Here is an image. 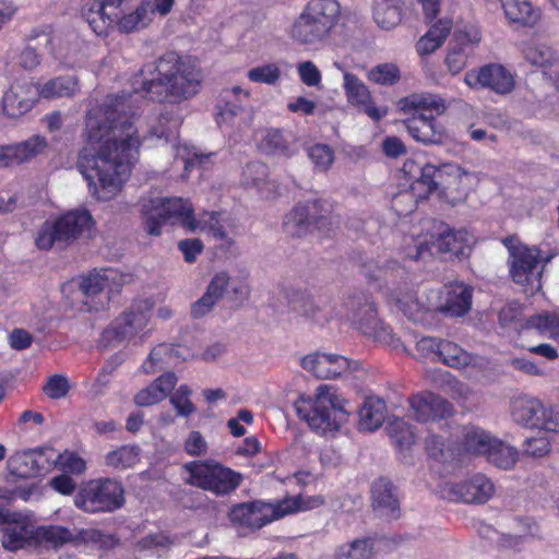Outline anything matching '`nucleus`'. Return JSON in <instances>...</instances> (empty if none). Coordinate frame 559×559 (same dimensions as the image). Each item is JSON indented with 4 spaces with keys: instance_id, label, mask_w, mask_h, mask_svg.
<instances>
[{
    "instance_id": "9d476101",
    "label": "nucleus",
    "mask_w": 559,
    "mask_h": 559,
    "mask_svg": "<svg viewBox=\"0 0 559 559\" xmlns=\"http://www.w3.org/2000/svg\"><path fill=\"white\" fill-rule=\"evenodd\" d=\"M187 484L207 490L216 496H226L241 484V474L214 461H193L182 466Z\"/></svg>"
},
{
    "instance_id": "49530a36",
    "label": "nucleus",
    "mask_w": 559,
    "mask_h": 559,
    "mask_svg": "<svg viewBox=\"0 0 559 559\" xmlns=\"http://www.w3.org/2000/svg\"><path fill=\"white\" fill-rule=\"evenodd\" d=\"M47 140L38 134H35L25 141L12 144L16 165L27 163L43 154L47 148Z\"/></svg>"
},
{
    "instance_id": "052dcab7",
    "label": "nucleus",
    "mask_w": 559,
    "mask_h": 559,
    "mask_svg": "<svg viewBox=\"0 0 559 559\" xmlns=\"http://www.w3.org/2000/svg\"><path fill=\"white\" fill-rule=\"evenodd\" d=\"M368 79L377 84L392 85L400 79V70L394 63H381L368 72Z\"/></svg>"
},
{
    "instance_id": "f704fd0d",
    "label": "nucleus",
    "mask_w": 559,
    "mask_h": 559,
    "mask_svg": "<svg viewBox=\"0 0 559 559\" xmlns=\"http://www.w3.org/2000/svg\"><path fill=\"white\" fill-rule=\"evenodd\" d=\"M542 401L536 397L523 395L515 397L511 403V416L513 420L526 428L535 426V418L538 420V412L542 411Z\"/></svg>"
},
{
    "instance_id": "6e6d98bb",
    "label": "nucleus",
    "mask_w": 559,
    "mask_h": 559,
    "mask_svg": "<svg viewBox=\"0 0 559 559\" xmlns=\"http://www.w3.org/2000/svg\"><path fill=\"white\" fill-rule=\"evenodd\" d=\"M362 273L368 280L378 281L382 276H386L389 274L393 277H402L406 274V271L396 261H388L381 266L376 265L373 262L366 263L362 266Z\"/></svg>"
},
{
    "instance_id": "2f4dec72",
    "label": "nucleus",
    "mask_w": 559,
    "mask_h": 559,
    "mask_svg": "<svg viewBox=\"0 0 559 559\" xmlns=\"http://www.w3.org/2000/svg\"><path fill=\"white\" fill-rule=\"evenodd\" d=\"M499 3L510 23L533 26L539 20V10L528 0H501Z\"/></svg>"
},
{
    "instance_id": "e433bc0d",
    "label": "nucleus",
    "mask_w": 559,
    "mask_h": 559,
    "mask_svg": "<svg viewBox=\"0 0 559 559\" xmlns=\"http://www.w3.org/2000/svg\"><path fill=\"white\" fill-rule=\"evenodd\" d=\"M227 283L228 275L226 273L216 274L210 282L206 293L193 304L192 316L199 318L210 312L215 302L223 296Z\"/></svg>"
},
{
    "instance_id": "e2e57ef3",
    "label": "nucleus",
    "mask_w": 559,
    "mask_h": 559,
    "mask_svg": "<svg viewBox=\"0 0 559 559\" xmlns=\"http://www.w3.org/2000/svg\"><path fill=\"white\" fill-rule=\"evenodd\" d=\"M170 544L171 542L169 537L164 533H155L150 534L139 540L136 544V549L139 551H151L153 554L159 555L162 551L166 550Z\"/></svg>"
},
{
    "instance_id": "58836bf2",
    "label": "nucleus",
    "mask_w": 559,
    "mask_h": 559,
    "mask_svg": "<svg viewBox=\"0 0 559 559\" xmlns=\"http://www.w3.org/2000/svg\"><path fill=\"white\" fill-rule=\"evenodd\" d=\"M37 86L39 98L46 99L71 97L80 91L79 81L74 75L57 76L43 84L37 83Z\"/></svg>"
},
{
    "instance_id": "0e129e2a",
    "label": "nucleus",
    "mask_w": 559,
    "mask_h": 559,
    "mask_svg": "<svg viewBox=\"0 0 559 559\" xmlns=\"http://www.w3.org/2000/svg\"><path fill=\"white\" fill-rule=\"evenodd\" d=\"M538 420L535 419L534 429L548 432H559V412L551 406L542 403V411L538 412Z\"/></svg>"
},
{
    "instance_id": "13d9d810",
    "label": "nucleus",
    "mask_w": 559,
    "mask_h": 559,
    "mask_svg": "<svg viewBox=\"0 0 559 559\" xmlns=\"http://www.w3.org/2000/svg\"><path fill=\"white\" fill-rule=\"evenodd\" d=\"M174 150L176 157L181 159L185 164L186 170H190L195 166H201L210 158V155L199 153L195 147L190 146L187 143H174Z\"/></svg>"
},
{
    "instance_id": "9b49d317",
    "label": "nucleus",
    "mask_w": 559,
    "mask_h": 559,
    "mask_svg": "<svg viewBox=\"0 0 559 559\" xmlns=\"http://www.w3.org/2000/svg\"><path fill=\"white\" fill-rule=\"evenodd\" d=\"M153 307L154 302L150 298L135 300L103 332L102 345L109 346L112 342L121 343L135 337L142 343L150 333L146 328Z\"/></svg>"
},
{
    "instance_id": "4c0bfd02",
    "label": "nucleus",
    "mask_w": 559,
    "mask_h": 559,
    "mask_svg": "<svg viewBox=\"0 0 559 559\" xmlns=\"http://www.w3.org/2000/svg\"><path fill=\"white\" fill-rule=\"evenodd\" d=\"M227 283L228 275L226 273L216 274L210 282L206 293L193 304L192 316L199 318L210 312L215 302L223 296Z\"/></svg>"
},
{
    "instance_id": "f03ea898",
    "label": "nucleus",
    "mask_w": 559,
    "mask_h": 559,
    "mask_svg": "<svg viewBox=\"0 0 559 559\" xmlns=\"http://www.w3.org/2000/svg\"><path fill=\"white\" fill-rule=\"evenodd\" d=\"M145 228L150 235L158 236L166 223L178 224L189 231H202L215 239H224L226 234L216 212L193 215L192 205L181 198H156L142 205Z\"/></svg>"
},
{
    "instance_id": "4468645a",
    "label": "nucleus",
    "mask_w": 559,
    "mask_h": 559,
    "mask_svg": "<svg viewBox=\"0 0 559 559\" xmlns=\"http://www.w3.org/2000/svg\"><path fill=\"white\" fill-rule=\"evenodd\" d=\"M413 245L405 249V255L412 260H418L425 252L436 249L437 252L449 254L450 257H464L475 242L474 236L466 229L442 231L438 238L428 246V242L421 237L411 238Z\"/></svg>"
},
{
    "instance_id": "09e8293b",
    "label": "nucleus",
    "mask_w": 559,
    "mask_h": 559,
    "mask_svg": "<svg viewBox=\"0 0 559 559\" xmlns=\"http://www.w3.org/2000/svg\"><path fill=\"white\" fill-rule=\"evenodd\" d=\"M72 539V533L63 526L35 527V544L59 547Z\"/></svg>"
},
{
    "instance_id": "6e6552de",
    "label": "nucleus",
    "mask_w": 559,
    "mask_h": 559,
    "mask_svg": "<svg viewBox=\"0 0 559 559\" xmlns=\"http://www.w3.org/2000/svg\"><path fill=\"white\" fill-rule=\"evenodd\" d=\"M405 176L411 180L409 190L397 193L392 201V206L400 216L412 213L418 201L427 199L437 189L435 177L437 173L445 171L461 176L462 169L454 164H445L440 168L431 164H419L416 160L407 159L402 168Z\"/></svg>"
},
{
    "instance_id": "ddd939ff",
    "label": "nucleus",
    "mask_w": 559,
    "mask_h": 559,
    "mask_svg": "<svg viewBox=\"0 0 559 559\" xmlns=\"http://www.w3.org/2000/svg\"><path fill=\"white\" fill-rule=\"evenodd\" d=\"M124 502L123 488L110 478L93 479L74 498V504L88 513L112 512Z\"/></svg>"
},
{
    "instance_id": "c756f323",
    "label": "nucleus",
    "mask_w": 559,
    "mask_h": 559,
    "mask_svg": "<svg viewBox=\"0 0 559 559\" xmlns=\"http://www.w3.org/2000/svg\"><path fill=\"white\" fill-rule=\"evenodd\" d=\"M0 523H4L1 543L7 550L15 551L35 544V527L26 519L9 520L5 511V520Z\"/></svg>"
},
{
    "instance_id": "5fc2aeb1",
    "label": "nucleus",
    "mask_w": 559,
    "mask_h": 559,
    "mask_svg": "<svg viewBox=\"0 0 559 559\" xmlns=\"http://www.w3.org/2000/svg\"><path fill=\"white\" fill-rule=\"evenodd\" d=\"M282 72L280 67L274 63H263L254 67L247 72V78L253 83L274 85L281 79Z\"/></svg>"
},
{
    "instance_id": "dca6fc26",
    "label": "nucleus",
    "mask_w": 559,
    "mask_h": 559,
    "mask_svg": "<svg viewBox=\"0 0 559 559\" xmlns=\"http://www.w3.org/2000/svg\"><path fill=\"white\" fill-rule=\"evenodd\" d=\"M174 4L175 0H141L133 10L112 17V24L109 27L123 34L140 32L146 28L157 14L166 16Z\"/></svg>"
},
{
    "instance_id": "c03bdc74",
    "label": "nucleus",
    "mask_w": 559,
    "mask_h": 559,
    "mask_svg": "<svg viewBox=\"0 0 559 559\" xmlns=\"http://www.w3.org/2000/svg\"><path fill=\"white\" fill-rule=\"evenodd\" d=\"M140 461V449L136 445H122L105 455V464L114 469H126L135 466Z\"/></svg>"
},
{
    "instance_id": "cd10ccee",
    "label": "nucleus",
    "mask_w": 559,
    "mask_h": 559,
    "mask_svg": "<svg viewBox=\"0 0 559 559\" xmlns=\"http://www.w3.org/2000/svg\"><path fill=\"white\" fill-rule=\"evenodd\" d=\"M259 151L267 156L289 158L297 153L294 136L280 128H265L258 138Z\"/></svg>"
},
{
    "instance_id": "680f3d73",
    "label": "nucleus",
    "mask_w": 559,
    "mask_h": 559,
    "mask_svg": "<svg viewBox=\"0 0 559 559\" xmlns=\"http://www.w3.org/2000/svg\"><path fill=\"white\" fill-rule=\"evenodd\" d=\"M299 80L308 87L320 88L322 74L319 68L310 60L301 61L296 66Z\"/></svg>"
},
{
    "instance_id": "20e7f679",
    "label": "nucleus",
    "mask_w": 559,
    "mask_h": 559,
    "mask_svg": "<svg viewBox=\"0 0 559 559\" xmlns=\"http://www.w3.org/2000/svg\"><path fill=\"white\" fill-rule=\"evenodd\" d=\"M324 504V498L318 496H290L275 502L253 501L231 508L229 519L233 523L251 530L282 519L286 515L318 509Z\"/></svg>"
},
{
    "instance_id": "f3484780",
    "label": "nucleus",
    "mask_w": 559,
    "mask_h": 559,
    "mask_svg": "<svg viewBox=\"0 0 559 559\" xmlns=\"http://www.w3.org/2000/svg\"><path fill=\"white\" fill-rule=\"evenodd\" d=\"M250 92L240 86L225 88L217 103L216 122L221 128L248 126L252 119L247 110Z\"/></svg>"
},
{
    "instance_id": "a211bd4d",
    "label": "nucleus",
    "mask_w": 559,
    "mask_h": 559,
    "mask_svg": "<svg viewBox=\"0 0 559 559\" xmlns=\"http://www.w3.org/2000/svg\"><path fill=\"white\" fill-rule=\"evenodd\" d=\"M440 492L451 501L483 504L493 496L495 486L484 474H475L460 483L442 484Z\"/></svg>"
},
{
    "instance_id": "c9c22d12",
    "label": "nucleus",
    "mask_w": 559,
    "mask_h": 559,
    "mask_svg": "<svg viewBox=\"0 0 559 559\" xmlns=\"http://www.w3.org/2000/svg\"><path fill=\"white\" fill-rule=\"evenodd\" d=\"M288 304L292 309L317 322L326 321L329 312L325 306L321 307L313 298L304 290H292L287 294Z\"/></svg>"
},
{
    "instance_id": "412c9836",
    "label": "nucleus",
    "mask_w": 559,
    "mask_h": 559,
    "mask_svg": "<svg viewBox=\"0 0 559 559\" xmlns=\"http://www.w3.org/2000/svg\"><path fill=\"white\" fill-rule=\"evenodd\" d=\"M464 82L472 88H488L497 94H508L514 88L512 73L498 63H489L468 71Z\"/></svg>"
},
{
    "instance_id": "0eeeda50",
    "label": "nucleus",
    "mask_w": 559,
    "mask_h": 559,
    "mask_svg": "<svg viewBox=\"0 0 559 559\" xmlns=\"http://www.w3.org/2000/svg\"><path fill=\"white\" fill-rule=\"evenodd\" d=\"M455 436V443L447 444L443 437L429 435L425 440L428 456L439 463L462 461L465 456H485L495 438L475 425L459 428Z\"/></svg>"
},
{
    "instance_id": "4be33fe9",
    "label": "nucleus",
    "mask_w": 559,
    "mask_h": 559,
    "mask_svg": "<svg viewBox=\"0 0 559 559\" xmlns=\"http://www.w3.org/2000/svg\"><path fill=\"white\" fill-rule=\"evenodd\" d=\"M350 320L365 335L379 343L397 346V340L394 337L391 328L378 319L374 305L368 299L358 305L357 309L353 311Z\"/></svg>"
},
{
    "instance_id": "a18cd8bd",
    "label": "nucleus",
    "mask_w": 559,
    "mask_h": 559,
    "mask_svg": "<svg viewBox=\"0 0 559 559\" xmlns=\"http://www.w3.org/2000/svg\"><path fill=\"white\" fill-rule=\"evenodd\" d=\"M484 457L499 468L509 469L518 460V450L493 438L492 444Z\"/></svg>"
},
{
    "instance_id": "ea45409f",
    "label": "nucleus",
    "mask_w": 559,
    "mask_h": 559,
    "mask_svg": "<svg viewBox=\"0 0 559 559\" xmlns=\"http://www.w3.org/2000/svg\"><path fill=\"white\" fill-rule=\"evenodd\" d=\"M372 504L384 515L390 518L397 516L399 501L393 493L392 484L383 478L378 479L372 485Z\"/></svg>"
},
{
    "instance_id": "5701e85b",
    "label": "nucleus",
    "mask_w": 559,
    "mask_h": 559,
    "mask_svg": "<svg viewBox=\"0 0 559 559\" xmlns=\"http://www.w3.org/2000/svg\"><path fill=\"white\" fill-rule=\"evenodd\" d=\"M317 205V202L297 204L285 216L283 224L285 233L290 237H302L309 233L311 225H314L318 229L332 225L331 217H314Z\"/></svg>"
},
{
    "instance_id": "4d7b16f0",
    "label": "nucleus",
    "mask_w": 559,
    "mask_h": 559,
    "mask_svg": "<svg viewBox=\"0 0 559 559\" xmlns=\"http://www.w3.org/2000/svg\"><path fill=\"white\" fill-rule=\"evenodd\" d=\"M308 157L317 171H326L334 162V152L326 144H314L308 148Z\"/></svg>"
},
{
    "instance_id": "b1692460",
    "label": "nucleus",
    "mask_w": 559,
    "mask_h": 559,
    "mask_svg": "<svg viewBox=\"0 0 559 559\" xmlns=\"http://www.w3.org/2000/svg\"><path fill=\"white\" fill-rule=\"evenodd\" d=\"M523 58L554 80L559 88V55L548 45L531 39L520 45Z\"/></svg>"
},
{
    "instance_id": "864d4df0",
    "label": "nucleus",
    "mask_w": 559,
    "mask_h": 559,
    "mask_svg": "<svg viewBox=\"0 0 559 559\" xmlns=\"http://www.w3.org/2000/svg\"><path fill=\"white\" fill-rule=\"evenodd\" d=\"M176 353L175 348L168 344H160L154 347L148 358L143 362L142 369L145 373H154L163 367L164 364H169L173 355Z\"/></svg>"
},
{
    "instance_id": "338daca9",
    "label": "nucleus",
    "mask_w": 559,
    "mask_h": 559,
    "mask_svg": "<svg viewBox=\"0 0 559 559\" xmlns=\"http://www.w3.org/2000/svg\"><path fill=\"white\" fill-rule=\"evenodd\" d=\"M69 389L70 385L66 377L61 374H53L48 378L43 390L48 397L59 400L68 394Z\"/></svg>"
},
{
    "instance_id": "79ce46f5",
    "label": "nucleus",
    "mask_w": 559,
    "mask_h": 559,
    "mask_svg": "<svg viewBox=\"0 0 559 559\" xmlns=\"http://www.w3.org/2000/svg\"><path fill=\"white\" fill-rule=\"evenodd\" d=\"M373 19L383 29H391L399 25L402 20L400 0H377L373 7Z\"/></svg>"
},
{
    "instance_id": "393cba45",
    "label": "nucleus",
    "mask_w": 559,
    "mask_h": 559,
    "mask_svg": "<svg viewBox=\"0 0 559 559\" xmlns=\"http://www.w3.org/2000/svg\"><path fill=\"white\" fill-rule=\"evenodd\" d=\"M343 87L347 100L373 121H379L388 115V108L374 106L368 87L355 74L344 72Z\"/></svg>"
},
{
    "instance_id": "6ab92c4d",
    "label": "nucleus",
    "mask_w": 559,
    "mask_h": 559,
    "mask_svg": "<svg viewBox=\"0 0 559 559\" xmlns=\"http://www.w3.org/2000/svg\"><path fill=\"white\" fill-rule=\"evenodd\" d=\"M128 280L129 275L121 273L117 269L94 270L83 277L80 288L85 297L92 299L97 297L99 306L104 307L111 296L120 292Z\"/></svg>"
},
{
    "instance_id": "69168bd1",
    "label": "nucleus",
    "mask_w": 559,
    "mask_h": 559,
    "mask_svg": "<svg viewBox=\"0 0 559 559\" xmlns=\"http://www.w3.org/2000/svg\"><path fill=\"white\" fill-rule=\"evenodd\" d=\"M191 391L187 385H180L170 397V402L180 416H189L194 412V406L190 401Z\"/></svg>"
},
{
    "instance_id": "72a5a7b5",
    "label": "nucleus",
    "mask_w": 559,
    "mask_h": 559,
    "mask_svg": "<svg viewBox=\"0 0 559 559\" xmlns=\"http://www.w3.org/2000/svg\"><path fill=\"white\" fill-rule=\"evenodd\" d=\"M385 416V402L378 396H368L359 409V429L362 431H374L381 427Z\"/></svg>"
},
{
    "instance_id": "423d86ee",
    "label": "nucleus",
    "mask_w": 559,
    "mask_h": 559,
    "mask_svg": "<svg viewBox=\"0 0 559 559\" xmlns=\"http://www.w3.org/2000/svg\"><path fill=\"white\" fill-rule=\"evenodd\" d=\"M340 14L336 0H310L290 25L289 36L300 45H318L330 36Z\"/></svg>"
},
{
    "instance_id": "603ef678",
    "label": "nucleus",
    "mask_w": 559,
    "mask_h": 559,
    "mask_svg": "<svg viewBox=\"0 0 559 559\" xmlns=\"http://www.w3.org/2000/svg\"><path fill=\"white\" fill-rule=\"evenodd\" d=\"M524 329H535L540 334L559 335V313L543 312L526 320Z\"/></svg>"
},
{
    "instance_id": "bf43d9fd",
    "label": "nucleus",
    "mask_w": 559,
    "mask_h": 559,
    "mask_svg": "<svg viewBox=\"0 0 559 559\" xmlns=\"http://www.w3.org/2000/svg\"><path fill=\"white\" fill-rule=\"evenodd\" d=\"M442 390L452 399L466 402L473 394L472 389L464 382L455 379L450 373L442 374Z\"/></svg>"
},
{
    "instance_id": "8fccbe9b",
    "label": "nucleus",
    "mask_w": 559,
    "mask_h": 559,
    "mask_svg": "<svg viewBox=\"0 0 559 559\" xmlns=\"http://www.w3.org/2000/svg\"><path fill=\"white\" fill-rule=\"evenodd\" d=\"M438 360L452 368H463L472 362V356L456 344L442 341Z\"/></svg>"
},
{
    "instance_id": "a19ab883",
    "label": "nucleus",
    "mask_w": 559,
    "mask_h": 559,
    "mask_svg": "<svg viewBox=\"0 0 559 559\" xmlns=\"http://www.w3.org/2000/svg\"><path fill=\"white\" fill-rule=\"evenodd\" d=\"M385 430L400 453L408 451L415 443L416 433L414 428L403 418L390 419Z\"/></svg>"
},
{
    "instance_id": "aec40b11",
    "label": "nucleus",
    "mask_w": 559,
    "mask_h": 559,
    "mask_svg": "<svg viewBox=\"0 0 559 559\" xmlns=\"http://www.w3.org/2000/svg\"><path fill=\"white\" fill-rule=\"evenodd\" d=\"M38 99L37 83L32 79H17L3 93L0 110L3 116L17 119L31 111Z\"/></svg>"
},
{
    "instance_id": "f257e3e1",
    "label": "nucleus",
    "mask_w": 559,
    "mask_h": 559,
    "mask_svg": "<svg viewBox=\"0 0 559 559\" xmlns=\"http://www.w3.org/2000/svg\"><path fill=\"white\" fill-rule=\"evenodd\" d=\"M202 80V71L194 60L169 51L140 71L132 93L109 95L88 110L85 145L76 167L95 200H114L138 160L141 136L133 103L139 94L159 103L180 104L199 93Z\"/></svg>"
},
{
    "instance_id": "3c124183",
    "label": "nucleus",
    "mask_w": 559,
    "mask_h": 559,
    "mask_svg": "<svg viewBox=\"0 0 559 559\" xmlns=\"http://www.w3.org/2000/svg\"><path fill=\"white\" fill-rule=\"evenodd\" d=\"M181 123L179 115H170L168 112L160 114L156 127L152 129V135L165 142H175L177 140V130Z\"/></svg>"
},
{
    "instance_id": "37998d69",
    "label": "nucleus",
    "mask_w": 559,
    "mask_h": 559,
    "mask_svg": "<svg viewBox=\"0 0 559 559\" xmlns=\"http://www.w3.org/2000/svg\"><path fill=\"white\" fill-rule=\"evenodd\" d=\"M269 170L265 164L261 162L249 163L242 171V185L245 187L257 188L264 197L271 193V182L267 180Z\"/></svg>"
},
{
    "instance_id": "774afa93",
    "label": "nucleus",
    "mask_w": 559,
    "mask_h": 559,
    "mask_svg": "<svg viewBox=\"0 0 559 559\" xmlns=\"http://www.w3.org/2000/svg\"><path fill=\"white\" fill-rule=\"evenodd\" d=\"M55 462L63 472L72 474H81L86 467L85 461L73 452L59 454Z\"/></svg>"
},
{
    "instance_id": "39448f33",
    "label": "nucleus",
    "mask_w": 559,
    "mask_h": 559,
    "mask_svg": "<svg viewBox=\"0 0 559 559\" xmlns=\"http://www.w3.org/2000/svg\"><path fill=\"white\" fill-rule=\"evenodd\" d=\"M445 100L435 94H413L399 102V108L412 117L404 123L417 142L438 144L444 139V128L436 120L447 110Z\"/></svg>"
},
{
    "instance_id": "c85d7f7f",
    "label": "nucleus",
    "mask_w": 559,
    "mask_h": 559,
    "mask_svg": "<svg viewBox=\"0 0 559 559\" xmlns=\"http://www.w3.org/2000/svg\"><path fill=\"white\" fill-rule=\"evenodd\" d=\"M51 463L41 450H26L14 453L8 460V468L11 474L29 478L43 475L49 471Z\"/></svg>"
},
{
    "instance_id": "7ed1b4c3",
    "label": "nucleus",
    "mask_w": 559,
    "mask_h": 559,
    "mask_svg": "<svg viewBox=\"0 0 559 559\" xmlns=\"http://www.w3.org/2000/svg\"><path fill=\"white\" fill-rule=\"evenodd\" d=\"M346 401L337 389L320 384L312 394H301L294 403L297 416L320 435L337 431L347 421Z\"/></svg>"
},
{
    "instance_id": "f8f14e48",
    "label": "nucleus",
    "mask_w": 559,
    "mask_h": 559,
    "mask_svg": "<svg viewBox=\"0 0 559 559\" xmlns=\"http://www.w3.org/2000/svg\"><path fill=\"white\" fill-rule=\"evenodd\" d=\"M504 246L509 251L510 274L514 283L535 294L542 288L543 264L539 250L535 247L521 245L514 237L506 238Z\"/></svg>"
},
{
    "instance_id": "473e14b6",
    "label": "nucleus",
    "mask_w": 559,
    "mask_h": 559,
    "mask_svg": "<svg viewBox=\"0 0 559 559\" xmlns=\"http://www.w3.org/2000/svg\"><path fill=\"white\" fill-rule=\"evenodd\" d=\"M176 382L177 378L173 372L160 376L134 396L135 404L139 406H151L163 401L175 388Z\"/></svg>"
},
{
    "instance_id": "1a4fd4ad",
    "label": "nucleus",
    "mask_w": 559,
    "mask_h": 559,
    "mask_svg": "<svg viewBox=\"0 0 559 559\" xmlns=\"http://www.w3.org/2000/svg\"><path fill=\"white\" fill-rule=\"evenodd\" d=\"M93 226L94 221L87 210H72L55 221H46L37 231L35 245L40 250H49L55 243L67 245L90 235Z\"/></svg>"
},
{
    "instance_id": "bb28decb",
    "label": "nucleus",
    "mask_w": 559,
    "mask_h": 559,
    "mask_svg": "<svg viewBox=\"0 0 559 559\" xmlns=\"http://www.w3.org/2000/svg\"><path fill=\"white\" fill-rule=\"evenodd\" d=\"M409 408L414 418L427 423L444 418L451 414V404L432 392H421L409 397Z\"/></svg>"
},
{
    "instance_id": "a878e982",
    "label": "nucleus",
    "mask_w": 559,
    "mask_h": 559,
    "mask_svg": "<svg viewBox=\"0 0 559 559\" xmlns=\"http://www.w3.org/2000/svg\"><path fill=\"white\" fill-rule=\"evenodd\" d=\"M301 366L317 378L330 379L345 373L352 368V362L342 355L313 353L302 358Z\"/></svg>"
},
{
    "instance_id": "de8ad7c7",
    "label": "nucleus",
    "mask_w": 559,
    "mask_h": 559,
    "mask_svg": "<svg viewBox=\"0 0 559 559\" xmlns=\"http://www.w3.org/2000/svg\"><path fill=\"white\" fill-rule=\"evenodd\" d=\"M373 542L371 538H357L338 546L334 559H372Z\"/></svg>"
},
{
    "instance_id": "7c9ffc66",
    "label": "nucleus",
    "mask_w": 559,
    "mask_h": 559,
    "mask_svg": "<svg viewBox=\"0 0 559 559\" xmlns=\"http://www.w3.org/2000/svg\"><path fill=\"white\" fill-rule=\"evenodd\" d=\"M391 301L397 307L400 311L404 313L409 320L415 322L423 321L424 316L428 311H432L433 308H424L416 313H411V308L416 304H426L432 301V290L428 294L419 295L418 290L414 286H408V283L404 282L400 284L390 296Z\"/></svg>"
},
{
    "instance_id": "2eb2a0df",
    "label": "nucleus",
    "mask_w": 559,
    "mask_h": 559,
    "mask_svg": "<svg viewBox=\"0 0 559 559\" xmlns=\"http://www.w3.org/2000/svg\"><path fill=\"white\" fill-rule=\"evenodd\" d=\"M472 287L461 282L444 285L442 290H432V301L412 306L411 313L424 308L443 312L450 317H463L472 306Z\"/></svg>"
}]
</instances>
